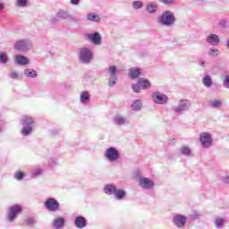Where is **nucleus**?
<instances>
[{"mask_svg": "<svg viewBox=\"0 0 229 229\" xmlns=\"http://www.w3.org/2000/svg\"><path fill=\"white\" fill-rule=\"evenodd\" d=\"M174 22H176V17L174 13L171 11H165L158 18L157 24L161 26H174Z\"/></svg>", "mask_w": 229, "mask_h": 229, "instance_id": "f257e3e1", "label": "nucleus"}, {"mask_svg": "<svg viewBox=\"0 0 229 229\" xmlns=\"http://www.w3.org/2000/svg\"><path fill=\"white\" fill-rule=\"evenodd\" d=\"M78 56L79 62L85 65H89V64H91L92 60H94V53L92 52V49L89 47L80 48Z\"/></svg>", "mask_w": 229, "mask_h": 229, "instance_id": "f03ea898", "label": "nucleus"}, {"mask_svg": "<svg viewBox=\"0 0 229 229\" xmlns=\"http://www.w3.org/2000/svg\"><path fill=\"white\" fill-rule=\"evenodd\" d=\"M21 123L23 126L21 130V135H23V137L31 135V131H33V124H35V118L25 115L22 117Z\"/></svg>", "mask_w": 229, "mask_h": 229, "instance_id": "7ed1b4c3", "label": "nucleus"}, {"mask_svg": "<svg viewBox=\"0 0 229 229\" xmlns=\"http://www.w3.org/2000/svg\"><path fill=\"white\" fill-rule=\"evenodd\" d=\"M192 104L189 99H180L176 106H172L171 110L174 114H183V112H189Z\"/></svg>", "mask_w": 229, "mask_h": 229, "instance_id": "20e7f679", "label": "nucleus"}, {"mask_svg": "<svg viewBox=\"0 0 229 229\" xmlns=\"http://www.w3.org/2000/svg\"><path fill=\"white\" fill-rule=\"evenodd\" d=\"M13 47L19 53H28V51L33 48V43L29 39H21L16 41Z\"/></svg>", "mask_w": 229, "mask_h": 229, "instance_id": "39448f33", "label": "nucleus"}, {"mask_svg": "<svg viewBox=\"0 0 229 229\" xmlns=\"http://www.w3.org/2000/svg\"><path fill=\"white\" fill-rule=\"evenodd\" d=\"M199 142H200V146L205 149H208V148H212V146H214V139L212 138V134L208 132L200 133Z\"/></svg>", "mask_w": 229, "mask_h": 229, "instance_id": "423d86ee", "label": "nucleus"}, {"mask_svg": "<svg viewBox=\"0 0 229 229\" xmlns=\"http://www.w3.org/2000/svg\"><path fill=\"white\" fill-rule=\"evenodd\" d=\"M150 87H151V82H149V81H148L146 78H140L138 80V82L131 86V89L133 92H136L137 94H139L140 92V89H142L143 90H147Z\"/></svg>", "mask_w": 229, "mask_h": 229, "instance_id": "0eeeda50", "label": "nucleus"}, {"mask_svg": "<svg viewBox=\"0 0 229 229\" xmlns=\"http://www.w3.org/2000/svg\"><path fill=\"white\" fill-rule=\"evenodd\" d=\"M45 208L48 212H58L60 210V202L55 198H48L45 201Z\"/></svg>", "mask_w": 229, "mask_h": 229, "instance_id": "6e6552de", "label": "nucleus"}, {"mask_svg": "<svg viewBox=\"0 0 229 229\" xmlns=\"http://www.w3.org/2000/svg\"><path fill=\"white\" fill-rule=\"evenodd\" d=\"M105 157L109 162H117L119 160V150L114 147H110L106 150Z\"/></svg>", "mask_w": 229, "mask_h": 229, "instance_id": "1a4fd4ad", "label": "nucleus"}, {"mask_svg": "<svg viewBox=\"0 0 229 229\" xmlns=\"http://www.w3.org/2000/svg\"><path fill=\"white\" fill-rule=\"evenodd\" d=\"M152 99L157 105H167L169 101V98H167L165 94L160 91L154 92L152 94Z\"/></svg>", "mask_w": 229, "mask_h": 229, "instance_id": "9d476101", "label": "nucleus"}, {"mask_svg": "<svg viewBox=\"0 0 229 229\" xmlns=\"http://www.w3.org/2000/svg\"><path fill=\"white\" fill-rule=\"evenodd\" d=\"M21 212H22V207L19 205H14L11 207L7 213V219L9 223H13V221H15V218L17 217V215L21 214Z\"/></svg>", "mask_w": 229, "mask_h": 229, "instance_id": "9b49d317", "label": "nucleus"}, {"mask_svg": "<svg viewBox=\"0 0 229 229\" xmlns=\"http://www.w3.org/2000/svg\"><path fill=\"white\" fill-rule=\"evenodd\" d=\"M139 184L141 189L146 191H151L152 189H155V182L148 177H140L139 179Z\"/></svg>", "mask_w": 229, "mask_h": 229, "instance_id": "f8f14e48", "label": "nucleus"}, {"mask_svg": "<svg viewBox=\"0 0 229 229\" xmlns=\"http://www.w3.org/2000/svg\"><path fill=\"white\" fill-rule=\"evenodd\" d=\"M108 73L110 74L108 85L109 87H114V85H117V66H109Z\"/></svg>", "mask_w": 229, "mask_h": 229, "instance_id": "ddd939ff", "label": "nucleus"}, {"mask_svg": "<svg viewBox=\"0 0 229 229\" xmlns=\"http://www.w3.org/2000/svg\"><path fill=\"white\" fill-rule=\"evenodd\" d=\"M87 38L90 41L91 44H94V46H101L103 42V38L99 32L87 34Z\"/></svg>", "mask_w": 229, "mask_h": 229, "instance_id": "4468645a", "label": "nucleus"}, {"mask_svg": "<svg viewBox=\"0 0 229 229\" xmlns=\"http://www.w3.org/2000/svg\"><path fill=\"white\" fill-rule=\"evenodd\" d=\"M173 223L177 228H183L187 223V216L180 214H176L173 217Z\"/></svg>", "mask_w": 229, "mask_h": 229, "instance_id": "2eb2a0df", "label": "nucleus"}, {"mask_svg": "<svg viewBox=\"0 0 229 229\" xmlns=\"http://www.w3.org/2000/svg\"><path fill=\"white\" fill-rule=\"evenodd\" d=\"M206 42L210 46H219V44L221 43V38H219V36H217V34H210L207 37Z\"/></svg>", "mask_w": 229, "mask_h": 229, "instance_id": "dca6fc26", "label": "nucleus"}, {"mask_svg": "<svg viewBox=\"0 0 229 229\" xmlns=\"http://www.w3.org/2000/svg\"><path fill=\"white\" fill-rule=\"evenodd\" d=\"M14 63H16L17 65L25 67V65H30V59L22 55H18L14 56Z\"/></svg>", "mask_w": 229, "mask_h": 229, "instance_id": "f3484780", "label": "nucleus"}, {"mask_svg": "<svg viewBox=\"0 0 229 229\" xmlns=\"http://www.w3.org/2000/svg\"><path fill=\"white\" fill-rule=\"evenodd\" d=\"M64 226H65V218H64L63 216L55 217L52 221V227L54 229H62L64 228Z\"/></svg>", "mask_w": 229, "mask_h": 229, "instance_id": "a211bd4d", "label": "nucleus"}, {"mask_svg": "<svg viewBox=\"0 0 229 229\" xmlns=\"http://www.w3.org/2000/svg\"><path fill=\"white\" fill-rule=\"evenodd\" d=\"M103 191L105 194H107V196H114L117 191V186L114 184H106Z\"/></svg>", "mask_w": 229, "mask_h": 229, "instance_id": "6ab92c4d", "label": "nucleus"}, {"mask_svg": "<svg viewBox=\"0 0 229 229\" xmlns=\"http://www.w3.org/2000/svg\"><path fill=\"white\" fill-rule=\"evenodd\" d=\"M113 122L114 123V124H116V126H124L126 124H128V119H126V117L123 116V115H116L113 118Z\"/></svg>", "mask_w": 229, "mask_h": 229, "instance_id": "aec40b11", "label": "nucleus"}, {"mask_svg": "<svg viewBox=\"0 0 229 229\" xmlns=\"http://www.w3.org/2000/svg\"><path fill=\"white\" fill-rule=\"evenodd\" d=\"M128 74L131 80H137L142 74V70L140 68H131Z\"/></svg>", "mask_w": 229, "mask_h": 229, "instance_id": "412c9836", "label": "nucleus"}, {"mask_svg": "<svg viewBox=\"0 0 229 229\" xmlns=\"http://www.w3.org/2000/svg\"><path fill=\"white\" fill-rule=\"evenodd\" d=\"M74 225L77 228H85L87 226V219L83 216H77L74 220Z\"/></svg>", "mask_w": 229, "mask_h": 229, "instance_id": "4be33fe9", "label": "nucleus"}, {"mask_svg": "<svg viewBox=\"0 0 229 229\" xmlns=\"http://www.w3.org/2000/svg\"><path fill=\"white\" fill-rule=\"evenodd\" d=\"M55 17H57V19L69 20V19H72V14H71L69 11L60 10L55 14Z\"/></svg>", "mask_w": 229, "mask_h": 229, "instance_id": "5701e85b", "label": "nucleus"}, {"mask_svg": "<svg viewBox=\"0 0 229 229\" xmlns=\"http://www.w3.org/2000/svg\"><path fill=\"white\" fill-rule=\"evenodd\" d=\"M114 199L118 201H123L126 198V191L123 189H116V191L114 193Z\"/></svg>", "mask_w": 229, "mask_h": 229, "instance_id": "b1692460", "label": "nucleus"}, {"mask_svg": "<svg viewBox=\"0 0 229 229\" xmlns=\"http://www.w3.org/2000/svg\"><path fill=\"white\" fill-rule=\"evenodd\" d=\"M87 21H89L90 22H101V17L94 13H89L87 15Z\"/></svg>", "mask_w": 229, "mask_h": 229, "instance_id": "393cba45", "label": "nucleus"}, {"mask_svg": "<svg viewBox=\"0 0 229 229\" xmlns=\"http://www.w3.org/2000/svg\"><path fill=\"white\" fill-rule=\"evenodd\" d=\"M24 75L27 78H37L38 76V73L34 69L27 68L24 70Z\"/></svg>", "mask_w": 229, "mask_h": 229, "instance_id": "a878e982", "label": "nucleus"}, {"mask_svg": "<svg viewBox=\"0 0 229 229\" xmlns=\"http://www.w3.org/2000/svg\"><path fill=\"white\" fill-rule=\"evenodd\" d=\"M80 101L83 105H86V103H89V101H90V94H89V91H83L81 94Z\"/></svg>", "mask_w": 229, "mask_h": 229, "instance_id": "bb28decb", "label": "nucleus"}, {"mask_svg": "<svg viewBox=\"0 0 229 229\" xmlns=\"http://www.w3.org/2000/svg\"><path fill=\"white\" fill-rule=\"evenodd\" d=\"M202 83L204 87L210 89V87L213 85L212 77H210V75H205V77L202 79Z\"/></svg>", "mask_w": 229, "mask_h": 229, "instance_id": "cd10ccee", "label": "nucleus"}, {"mask_svg": "<svg viewBox=\"0 0 229 229\" xmlns=\"http://www.w3.org/2000/svg\"><path fill=\"white\" fill-rule=\"evenodd\" d=\"M208 106H210L211 108H221V106H223V102L217 99L209 100Z\"/></svg>", "mask_w": 229, "mask_h": 229, "instance_id": "c85d7f7f", "label": "nucleus"}, {"mask_svg": "<svg viewBox=\"0 0 229 229\" xmlns=\"http://www.w3.org/2000/svg\"><path fill=\"white\" fill-rule=\"evenodd\" d=\"M131 108L132 110H135V111L140 110V108H142V101L140 100L134 101L131 105Z\"/></svg>", "mask_w": 229, "mask_h": 229, "instance_id": "c756f323", "label": "nucleus"}, {"mask_svg": "<svg viewBox=\"0 0 229 229\" xmlns=\"http://www.w3.org/2000/svg\"><path fill=\"white\" fill-rule=\"evenodd\" d=\"M157 6L149 3L147 4L146 10L148 13H155L157 12Z\"/></svg>", "mask_w": 229, "mask_h": 229, "instance_id": "7c9ffc66", "label": "nucleus"}, {"mask_svg": "<svg viewBox=\"0 0 229 229\" xmlns=\"http://www.w3.org/2000/svg\"><path fill=\"white\" fill-rule=\"evenodd\" d=\"M8 62H10L8 55H6V53L0 52V64H8Z\"/></svg>", "mask_w": 229, "mask_h": 229, "instance_id": "2f4dec72", "label": "nucleus"}, {"mask_svg": "<svg viewBox=\"0 0 229 229\" xmlns=\"http://www.w3.org/2000/svg\"><path fill=\"white\" fill-rule=\"evenodd\" d=\"M181 155L184 157H189L191 155V148L184 146L180 148Z\"/></svg>", "mask_w": 229, "mask_h": 229, "instance_id": "473e14b6", "label": "nucleus"}, {"mask_svg": "<svg viewBox=\"0 0 229 229\" xmlns=\"http://www.w3.org/2000/svg\"><path fill=\"white\" fill-rule=\"evenodd\" d=\"M142 6H144V3H142V1L135 0L132 2V8H134V10H140Z\"/></svg>", "mask_w": 229, "mask_h": 229, "instance_id": "72a5a7b5", "label": "nucleus"}, {"mask_svg": "<svg viewBox=\"0 0 229 229\" xmlns=\"http://www.w3.org/2000/svg\"><path fill=\"white\" fill-rule=\"evenodd\" d=\"M215 225L216 228H223V225H225V218L216 217L215 220Z\"/></svg>", "mask_w": 229, "mask_h": 229, "instance_id": "f704fd0d", "label": "nucleus"}, {"mask_svg": "<svg viewBox=\"0 0 229 229\" xmlns=\"http://www.w3.org/2000/svg\"><path fill=\"white\" fill-rule=\"evenodd\" d=\"M201 216V214H199L198 211L194 210L191 212V214L189 215L190 219L192 221H196V219H199Z\"/></svg>", "mask_w": 229, "mask_h": 229, "instance_id": "c9c22d12", "label": "nucleus"}, {"mask_svg": "<svg viewBox=\"0 0 229 229\" xmlns=\"http://www.w3.org/2000/svg\"><path fill=\"white\" fill-rule=\"evenodd\" d=\"M16 6L19 8H26V6H28V0H16Z\"/></svg>", "mask_w": 229, "mask_h": 229, "instance_id": "e433bc0d", "label": "nucleus"}, {"mask_svg": "<svg viewBox=\"0 0 229 229\" xmlns=\"http://www.w3.org/2000/svg\"><path fill=\"white\" fill-rule=\"evenodd\" d=\"M13 178L15 180H18V182H21V180L24 179V173H22L21 171H17V172H15Z\"/></svg>", "mask_w": 229, "mask_h": 229, "instance_id": "4c0bfd02", "label": "nucleus"}, {"mask_svg": "<svg viewBox=\"0 0 229 229\" xmlns=\"http://www.w3.org/2000/svg\"><path fill=\"white\" fill-rule=\"evenodd\" d=\"M218 25L220 26V28L226 30V28H228V20L226 19L220 20L218 22Z\"/></svg>", "mask_w": 229, "mask_h": 229, "instance_id": "58836bf2", "label": "nucleus"}, {"mask_svg": "<svg viewBox=\"0 0 229 229\" xmlns=\"http://www.w3.org/2000/svg\"><path fill=\"white\" fill-rule=\"evenodd\" d=\"M25 223L28 226H34V225H37V220H35L33 217H28L25 220Z\"/></svg>", "mask_w": 229, "mask_h": 229, "instance_id": "ea45409f", "label": "nucleus"}, {"mask_svg": "<svg viewBox=\"0 0 229 229\" xmlns=\"http://www.w3.org/2000/svg\"><path fill=\"white\" fill-rule=\"evenodd\" d=\"M209 56H217L219 55V50L216 48H210L208 51Z\"/></svg>", "mask_w": 229, "mask_h": 229, "instance_id": "a19ab883", "label": "nucleus"}, {"mask_svg": "<svg viewBox=\"0 0 229 229\" xmlns=\"http://www.w3.org/2000/svg\"><path fill=\"white\" fill-rule=\"evenodd\" d=\"M56 162H57L56 157H50L48 161V165H50V167H55L56 166Z\"/></svg>", "mask_w": 229, "mask_h": 229, "instance_id": "79ce46f5", "label": "nucleus"}, {"mask_svg": "<svg viewBox=\"0 0 229 229\" xmlns=\"http://www.w3.org/2000/svg\"><path fill=\"white\" fill-rule=\"evenodd\" d=\"M223 85L225 89H229V75L225 76Z\"/></svg>", "mask_w": 229, "mask_h": 229, "instance_id": "37998d69", "label": "nucleus"}, {"mask_svg": "<svg viewBox=\"0 0 229 229\" xmlns=\"http://www.w3.org/2000/svg\"><path fill=\"white\" fill-rule=\"evenodd\" d=\"M9 78H11L12 80H19V73H17L16 72H11L9 74Z\"/></svg>", "mask_w": 229, "mask_h": 229, "instance_id": "c03bdc74", "label": "nucleus"}, {"mask_svg": "<svg viewBox=\"0 0 229 229\" xmlns=\"http://www.w3.org/2000/svg\"><path fill=\"white\" fill-rule=\"evenodd\" d=\"M160 1L164 4H173V3H174V0H160Z\"/></svg>", "mask_w": 229, "mask_h": 229, "instance_id": "a18cd8bd", "label": "nucleus"}, {"mask_svg": "<svg viewBox=\"0 0 229 229\" xmlns=\"http://www.w3.org/2000/svg\"><path fill=\"white\" fill-rule=\"evenodd\" d=\"M33 174H34V176H40V174H42V170H40V169L34 170Z\"/></svg>", "mask_w": 229, "mask_h": 229, "instance_id": "49530a36", "label": "nucleus"}, {"mask_svg": "<svg viewBox=\"0 0 229 229\" xmlns=\"http://www.w3.org/2000/svg\"><path fill=\"white\" fill-rule=\"evenodd\" d=\"M81 0H70L71 4H73L74 6H78L80 4Z\"/></svg>", "mask_w": 229, "mask_h": 229, "instance_id": "de8ad7c7", "label": "nucleus"}, {"mask_svg": "<svg viewBox=\"0 0 229 229\" xmlns=\"http://www.w3.org/2000/svg\"><path fill=\"white\" fill-rule=\"evenodd\" d=\"M224 183H229V175H226L225 177H223Z\"/></svg>", "mask_w": 229, "mask_h": 229, "instance_id": "09e8293b", "label": "nucleus"}, {"mask_svg": "<svg viewBox=\"0 0 229 229\" xmlns=\"http://www.w3.org/2000/svg\"><path fill=\"white\" fill-rule=\"evenodd\" d=\"M5 6L4 4L0 2V12H3V10H4Z\"/></svg>", "mask_w": 229, "mask_h": 229, "instance_id": "8fccbe9b", "label": "nucleus"}, {"mask_svg": "<svg viewBox=\"0 0 229 229\" xmlns=\"http://www.w3.org/2000/svg\"><path fill=\"white\" fill-rule=\"evenodd\" d=\"M199 65L200 67H205V62L201 61V62L199 64Z\"/></svg>", "mask_w": 229, "mask_h": 229, "instance_id": "3c124183", "label": "nucleus"}, {"mask_svg": "<svg viewBox=\"0 0 229 229\" xmlns=\"http://www.w3.org/2000/svg\"><path fill=\"white\" fill-rule=\"evenodd\" d=\"M226 47H227L228 49H229V39H228L227 42H226Z\"/></svg>", "mask_w": 229, "mask_h": 229, "instance_id": "603ef678", "label": "nucleus"}, {"mask_svg": "<svg viewBox=\"0 0 229 229\" xmlns=\"http://www.w3.org/2000/svg\"><path fill=\"white\" fill-rule=\"evenodd\" d=\"M194 1H199V3H203L205 0H194Z\"/></svg>", "mask_w": 229, "mask_h": 229, "instance_id": "864d4df0", "label": "nucleus"}, {"mask_svg": "<svg viewBox=\"0 0 229 229\" xmlns=\"http://www.w3.org/2000/svg\"><path fill=\"white\" fill-rule=\"evenodd\" d=\"M0 133H1V129H0Z\"/></svg>", "mask_w": 229, "mask_h": 229, "instance_id": "5fc2aeb1", "label": "nucleus"}]
</instances>
